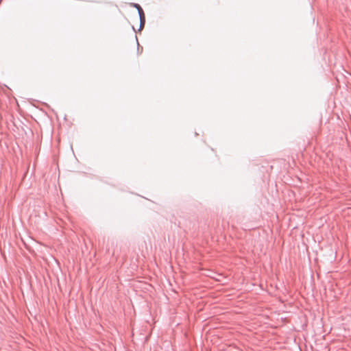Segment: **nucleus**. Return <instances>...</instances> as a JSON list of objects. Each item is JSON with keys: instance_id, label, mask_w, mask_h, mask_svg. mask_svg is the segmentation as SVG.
<instances>
[{"instance_id": "f257e3e1", "label": "nucleus", "mask_w": 351, "mask_h": 351, "mask_svg": "<svg viewBox=\"0 0 351 351\" xmlns=\"http://www.w3.org/2000/svg\"><path fill=\"white\" fill-rule=\"evenodd\" d=\"M134 6L137 8L140 16L141 23L143 25L145 23V15L143 9L138 4H134Z\"/></svg>"}]
</instances>
